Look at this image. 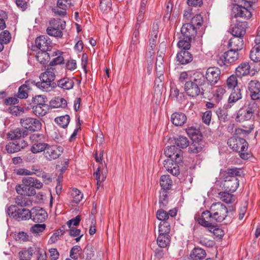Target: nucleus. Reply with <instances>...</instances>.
<instances>
[{
  "label": "nucleus",
  "mask_w": 260,
  "mask_h": 260,
  "mask_svg": "<svg viewBox=\"0 0 260 260\" xmlns=\"http://www.w3.org/2000/svg\"><path fill=\"white\" fill-rule=\"evenodd\" d=\"M242 171L240 169H228L222 173L223 178V188L228 191H235L239 185L237 177L241 176Z\"/></svg>",
  "instance_id": "obj_1"
},
{
  "label": "nucleus",
  "mask_w": 260,
  "mask_h": 260,
  "mask_svg": "<svg viewBox=\"0 0 260 260\" xmlns=\"http://www.w3.org/2000/svg\"><path fill=\"white\" fill-rule=\"evenodd\" d=\"M205 82L204 75L201 73H197L191 80L186 82L184 90L188 95L196 97L201 93V89L203 90L202 86Z\"/></svg>",
  "instance_id": "obj_2"
},
{
  "label": "nucleus",
  "mask_w": 260,
  "mask_h": 260,
  "mask_svg": "<svg viewBox=\"0 0 260 260\" xmlns=\"http://www.w3.org/2000/svg\"><path fill=\"white\" fill-rule=\"evenodd\" d=\"M258 112L257 104L254 101L249 102L239 111L236 118L239 121L249 120L253 118L254 114Z\"/></svg>",
  "instance_id": "obj_3"
},
{
  "label": "nucleus",
  "mask_w": 260,
  "mask_h": 260,
  "mask_svg": "<svg viewBox=\"0 0 260 260\" xmlns=\"http://www.w3.org/2000/svg\"><path fill=\"white\" fill-rule=\"evenodd\" d=\"M228 144L234 151L239 152L241 158H248V154L245 153L248 149V143L245 140L241 138L233 137L228 140Z\"/></svg>",
  "instance_id": "obj_4"
},
{
  "label": "nucleus",
  "mask_w": 260,
  "mask_h": 260,
  "mask_svg": "<svg viewBox=\"0 0 260 260\" xmlns=\"http://www.w3.org/2000/svg\"><path fill=\"white\" fill-rule=\"evenodd\" d=\"M209 210L216 222L222 221L228 214V210L226 206L220 202L212 204Z\"/></svg>",
  "instance_id": "obj_5"
},
{
  "label": "nucleus",
  "mask_w": 260,
  "mask_h": 260,
  "mask_svg": "<svg viewBox=\"0 0 260 260\" xmlns=\"http://www.w3.org/2000/svg\"><path fill=\"white\" fill-rule=\"evenodd\" d=\"M63 148L60 146L55 145L47 146L43 153L44 157L48 161H52L58 158L62 153Z\"/></svg>",
  "instance_id": "obj_6"
},
{
  "label": "nucleus",
  "mask_w": 260,
  "mask_h": 260,
  "mask_svg": "<svg viewBox=\"0 0 260 260\" xmlns=\"http://www.w3.org/2000/svg\"><path fill=\"white\" fill-rule=\"evenodd\" d=\"M66 25V22L60 19L54 20L53 25L48 27L46 31L49 36L61 38L63 35L62 30L65 28Z\"/></svg>",
  "instance_id": "obj_7"
},
{
  "label": "nucleus",
  "mask_w": 260,
  "mask_h": 260,
  "mask_svg": "<svg viewBox=\"0 0 260 260\" xmlns=\"http://www.w3.org/2000/svg\"><path fill=\"white\" fill-rule=\"evenodd\" d=\"M164 153L169 158L168 159H173L177 162H181L182 160V151L175 145L167 147L165 149Z\"/></svg>",
  "instance_id": "obj_8"
},
{
  "label": "nucleus",
  "mask_w": 260,
  "mask_h": 260,
  "mask_svg": "<svg viewBox=\"0 0 260 260\" xmlns=\"http://www.w3.org/2000/svg\"><path fill=\"white\" fill-rule=\"evenodd\" d=\"M232 16L236 18L249 19L252 17V13L249 9L238 5H235L232 10Z\"/></svg>",
  "instance_id": "obj_9"
},
{
  "label": "nucleus",
  "mask_w": 260,
  "mask_h": 260,
  "mask_svg": "<svg viewBox=\"0 0 260 260\" xmlns=\"http://www.w3.org/2000/svg\"><path fill=\"white\" fill-rule=\"evenodd\" d=\"M21 126L30 131H37L42 127V123L38 119L27 117L21 119L20 120Z\"/></svg>",
  "instance_id": "obj_10"
},
{
  "label": "nucleus",
  "mask_w": 260,
  "mask_h": 260,
  "mask_svg": "<svg viewBox=\"0 0 260 260\" xmlns=\"http://www.w3.org/2000/svg\"><path fill=\"white\" fill-rule=\"evenodd\" d=\"M198 221L201 225L209 228L210 232H211V229H214V225L216 223L210 210L204 211Z\"/></svg>",
  "instance_id": "obj_11"
},
{
  "label": "nucleus",
  "mask_w": 260,
  "mask_h": 260,
  "mask_svg": "<svg viewBox=\"0 0 260 260\" xmlns=\"http://www.w3.org/2000/svg\"><path fill=\"white\" fill-rule=\"evenodd\" d=\"M239 58L238 51L231 49L225 52L218 60L217 62L220 66L226 63H232L237 60Z\"/></svg>",
  "instance_id": "obj_12"
},
{
  "label": "nucleus",
  "mask_w": 260,
  "mask_h": 260,
  "mask_svg": "<svg viewBox=\"0 0 260 260\" xmlns=\"http://www.w3.org/2000/svg\"><path fill=\"white\" fill-rule=\"evenodd\" d=\"M220 73V70L218 68H209L206 71L205 79H206L211 85H214L219 80Z\"/></svg>",
  "instance_id": "obj_13"
},
{
  "label": "nucleus",
  "mask_w": 260,
  "mask_h": 260,
  "mask_svg": "<svg viewBox=\"0 0 260 260\" xmlns=\"http://www.w3.org/2000/svg\"><path fill=\"white\" fill-rule=\"evenodd\" d=\"M46 74L45 73H42L40 77V79L41 82H35L34 81H32L31 83L36 86L38 88L42 89L43 91H50L51 88V82L50 81V80L46 76Z\"/></svg>",
  "instance_id": "obj_14"
},
{
  "label": "nucleus",
  "mask_w": 260,
  "mask_h": 260,
  "mask_svg": "<svg viewBox=\"0 0 260 260\" xmlns=\"http://www.w3.org/2000/svg\"><path fill=\"white\" fill-rule=\"evenodd\" d=\"M30 218L35 222H42L47 217V212L41 208H32Z\"/></svg>",
  "instance_id": "obj_15"
},
{
  "label": "nucleus",
  "mask_w": 260,
  "mask_h": 260,
  "mask_svg": "<svg viewBox=\"0 0 260 260\" xmlns=\"http://www.w3.org/2000/svg\"><path fill=\"white\" fill-rule=\"evenodd\" d=\"M36 45L40 50L48 51L51 46V41L47 36H41L38 37L35 41Z\"/></svg>",
  "instance_id": "obj_16"
},
{
  "label": "nucleus",
  "mask_w": 260,
  "mask_h": 260,
  "mask_svg": "<svg viewBox=\"0 0 260 260\" xmlns=\"http://www.w3.org/2000/svg\"><path fill=\"white\" fill-rule=\"evenodd\" d=\"M248 23L244 21L239 22L232 28V34L234 36L243 37L246 34Z\"/></svg>",
  "instance_id": "obj_17"
},
{
  "label": "nucleus",
  "mask_w": 260,
  "mask_h": 260,
  "mask_svg": "<svg viewBox=\"0 0 260 260\" xmlns=\"http://www.w3.org/2000/svg\"><path fill=\"white\" fill-rule=\"evenodd\" d=\"M173 160V159H166L164 161V166L166 170L172 174L173 176H178L180 173L178 164L177 162Z\"/></svg>",
  "instance_id": "obj_18"
},
{
  "label": "nucleus",
  "mask_w": 260,
  "mask_h": 260,
  "mask_svg": "<svg viewBox=\"0 0 260 260\" xmlns=\"http://www.w3.org/2000/svg\"><path fill=\"white\" fill-rule=\"evenodd\" d=\"M181 32L183 36L188 40H190L192 37H194L197 33L196 27L190 23L184 24L181 29Z\"/></svg>",
  "instance_id": "obj_19"
},
{
  "label": "nucleus",
  "mask_w": 260,
  "mask_h": 260,
  "mask_svg": "<svg viewBox=\"0 0 260 260\" xmlns=\"http://www.w3.org/2000/svg\"><path fill=\"white\" fill-rule=\"evenodd\" d=\"M187 120L186 116L182 112H175L171 117L172 123L177 126L183 125Z\"/></svg>",
  "instance_id": "obj_20"
},
{
  "label": "nucleus",
  "mask_w": 260,
  "mask_h": 260,
  "mask_svg": "<svg viewBox=\"0 0 260 260\" xmlns=\"http://www.w3.org/2000/svg\"><path fill=\"white\" fill-rule=\"evenodd\" d=\"M243 37L234 36L230 39L229 46L233 50L237 51L241 50L244 47V42Z\"/></svg>",
  "instance_id": "obj_21"
},
{
  "label": "nucleus",
  "mask_w": 260,
  "mask_h": 260,
  "mask_svg": "<svg viewBox=\"0 0 260 260\" xmlns=\"http://www.w3.org/2000/svg\"><path fill=\"white\" fill-rule=\"evenodd\" d=\"M177 60L182 64H187L192 60V55L186 50H181L176 56Z\"/></svg>",
  "instance_id": "obj_22"
},
{
  "label": "nucleus",
  "mask_w": 260,
  "mask_h": 260,
  "mask_svg": "<svg viewBox=\"0 0 260 260\" xmlns=\"http://www.w3.org/2000/svg\"><path fill=\"white\" fill-rule=\"evenodd\" d=\"M22 182L26 186L35 187L37 189H40L43 186V184L41 181L36 178L30 177L23 178Z\"/></svg>",
  "instance_id": "obj_23"
},
{
  "label": "nucleus",
  "mask_w": 260,
  "mask_h": 260,
  "mask_svg": "<svg viewBox=\"0 0 260 260\" xmlns=\"http://www.w3.org/2000/svg\"><path fill=\"white\" fill-rule=\"evenodd\" d=\"M228 100V104L225 106V108L228 109L231 108L233 104L242 98L241 90L239 88L234 89Z\"/></svg>",
  "instance_id": "obj_24"
},
{
  "label": "nucleus",
  "mask_w": 260,
  "mask_h": 260,
  "mask_svg": "<svg viewBox=\"0 0 260 260\" xmlns=\"http://www.w3.org/2000/svg\"><path fill=\"white\" fill-rule=\"evenodd\" d=\"M250 66L248 62H245L241 63L236 70V75L240 77L246 76L250 74Z\"/></svg>",
  "instance_id": "obj_25"
},
{
  "label": "nucleus",
  "mask_w": 260,
  "mask_h": 260,
  "mask_svg": "<svg viewBox=\"0 0 260 260\" xmlns=\"http://www.w3.org/2000/svg\"><path fill=\"white\" fill-rule=\"evenodd\" d=\"M58 87L66 90H69L73 88L74 82L72 79L65 77L57 81Z\"/></svg>",
  "instance_id": "obj_26"
},
{
  "label": "nucleus",
  "mask_w": 260,
  "mask_h": 260,
  "mask_svg": "<svg viewBox=\"0 0 260 260\" xmlns=\"http://www.w3.org/2000/svg\"><path fill=\"white\" fill-rule=\"evenodd\" d=\"M27 135V132L26 130L21 129L20 128H17L15 129L10 131L8 134V137L11 140L20 139L22 137H24Z\"/></svg>",
  "instance_id": "obj_27"
},
{
  "label": "nucleus",
  "mask_w": 260,
  "mask_h": 260,
  "mask_svg": "<svg viewBox=\"0 0 260 260\" xmlns=\"http://www.w3.org/2000/svg\"><path fill=\"white\" fill-rule=\"evenodd\" d=\"M205 251L201 248H194L190 254L192 260H201L206 256Z\"/></svg>",
  "instance_id": "obj_28"
},
{
  "label": "nucleus",
  "mask_w": 260,
  "mask_h": 260,
  "mask_svg": "<svg viewBox=\"0 0 260 260\" xmlns=\"http://www.w3.org/2000/svg\"><path fill=\"white\" fill-rule=\"evenodd\" d=\"M49 110V106L47 104L36 105L32 108L33 113L37 116H43L47 113Z\"/></svg>",
  "instance_id": "obj_29"
},
{
  "label": "nucleus",
  "mask_w": 260,
  "mask_h": 260,
  "mask_svg": "<svg viewBox=\"0 0 260 260\" xmlns=\"http://www.w3.org/2000/svg\"><path fill=\"white\" fill-rule=\"evenodd\" d=\"M170 96L174 100L178 102H181L184 99V96L183 93L180 92L176 85L173 84L171 85Z\"/></svg>",
  "instance_id": "obj_30"
},
{
  "label": "nucleus",
  "mask_w": 260,
  "mask_h": 260,
  "mask_svg": "<svg viewBox=\"0 0 260 260\" xmlns=\"http://www.w3.org/2000/svg\"><path fill=\"white\" fill-rule=\"evenodd\" d=\"M159 183L161 187L164 189L163 191H165L169 190L172 185V181L169 175L161 176Z\"/></svg>",
  "instance_id": "obj_31"
},
{
  "label": "nucleus",
  "mask_w": 260,
  "mask_h": 260,
  "mask_svg": "<svg viewBox=\"0 0 260 260\" xmlns=\"http://www.w3.org/2000/svg\"><path fill=\"white\" fill-rule=\"evenodd\" d=\"M31 211L26 209H19L15 219L18 221L29 219L31 217Z\"/></svg>",
  "instance_id": "obj_32"
},
{
  "label": "nucleus",
  "mask_w": 260,
  "mask_h": 260,
  "mask_svg": "<svg viewBox=\"0 0 260 260\" xmlns=\"http://www.w3.org/2000/svg\"><path fill=\"white\" fill-rule=\"evenodd\" d=\"M217 197L222 202L227 204H232L235 201V197L226 191L220 192Z\"/></svg>",
  "instance_id": "obj_33"
},
{
  "label": "nucleus",
  "mask_w": 260,
  "mask_h": 260,
  "mask_svg": "<svg viewBox=\"0 0 260 260\" xmlns=\"http://www.w3.org/2000/svg\"><path fill=\"white\" fill-rule=\"evenodd\" d=\"M159 24L160 21L158 20H155L153 22L150 31V38L149 41H152L153 42H156Z\"/></svg>",
  "instance_id": "obj_34"
},
{
  "label": "nucleus",
  "mask_w": 260,
  "mask_h": 260,
  "mask_svg": "<svg viewBox=\"0 0 260 260\" xmlns=\"http://www.w3.org/2000/svg\"><path fill=\"white\" fill-rule=\"evenodd\" d=\"M204 147L203 142L193 141L192 143L189 147L188 151L193 153H198L201 151Z\"/></svg>",
  "instance_id": "obj_35"
},
{
  "label": "nucleus",
  "mask_w": 260,
  "mask_h": 260,
  "mask_svg": "<svg viewBox=\"0 0 260 260\" xmlns=\"http://www.w3.org/2000/svg\"><path fill=\"white\" fill-rule=\"evenodd\" d=\"M47 143H45L41 142H35L32 144L31 146L30 151L33 153H38L44 151L47 146Z\"/></svg>",
  "instance_id": "obj_36"
},
{
  "label": "nucleus",
  "mask_w": 260,
  "mask_h": 260,
  "mask_svg": "<svg viewBox=\"0 0 260 260\" xmlns=\"http://www.w3.org/2000/svg\"><path fill=\"white\" fill-rule=\"evenodd\" d=\"M250 58L255 62L260 61V46L256 44L251 50Z\"/></svg>",
  "instance_id": "obj_37"
},
{
  "label": "nucleus",
  "mask_w": 260,
  "mask_h": 260,
  "mask_svg": "<svg viewBox=\"0 0 260 260\" xmlns=\"http://www.w3.org/2000/svg\"><path fill=\"white\" fill-rule=\"evenodd\" d=\"M37 60L41 63L44 64L50 59V56L47 51L40 50L36 54Z\"/></svg>",
  "instance_id": "obj_38"
},
{
  "label": "nucleus",
  "mask_w": 260,
  "mask_h": 260,
  "mask_svg": "<svg viewBox=\"0 0 260 260\" xmlns=\"http://www.w3.org/2000/svg\"><path fill=\"white\" fill-rule=\"evenodd\" d=\"M169 235H159L157 239V243L161 248L166 247L170 243Z\"/></svg>",
  "instance_id": "obj_39"
},
{
  "label": "nucleus",
  "mask_w": 260,
  "mask_h": 260,
  "mask_svg": "<svg viewBox=\"0 0 260 260\" xmlns=\"http://www.w3.org/2000/svg\"><path fill=\"white\" fill-rule=\"evenodd\" d=\"M175 142L178 147L182 149L186 148L189 143L188 138L182 136H179L175 138Z\"/></svg>",
  "instance_id": "obj_40"
},
{
  "label": "nucleus",
  "mask_w": 260,
  "mask_h": 260,
  "mask_svg": "<svg viewBox=\"0 0 260 260\" xmlns=\"http://www.w3.org/2000/svg\"><path fill=\"white\" fill-rule=\"evenodd\" d=\"M158 229L159 235H169L171 228L169 221L160 222Z\"/></svg>",
  "instance_id": "obj_41"
},
{
  "label": "nucleus",
  "mask_w": 260,
  "mask_h": 260,
  "mask_svg": "<svg viewBox=\"0 0 260 260\" xmlns=\"http://www.w3.org/2000/svg\"><path fill=\"white\" fill-rule=\"evenodd\" d=\"M55 121L63 128L66 127L70 122V116L68 115L56 117Z\"/></svg>",
  "instance_id": "obj_42"
},
{
  "label": "nucleus",
  "mask_w": 260,
  "mask_h": 260,
  "mask_svg": "<svg viewBox=\"0 0 260 260\" xmlns=\"http://www.w3.org/2000/svg\"><path fill=\"white\" fill-rule=\"evenodd\" d=\"M22 148L19 144L10 142L6 146V150L9 153H13L18 152Z\"/></svg>",
  "instance_id": "obj_43"
},
{
  "label": "nucleus",
  "mask_w": 260,
  "mask_h": 260,
  "mask_svg": "<svg viewBox=\"0 0 260 260\" xmlns=\"http://www.w3.org/2000/svg\"><path fill=\"white\" fill-rule=\"evenodd\" d=\"M238 80L235 75H231L226 80V86L229 89H235L239 88L238 86Z\"/></svg>",
  "instance_id": "obj_44"
},
{
  "label": "nucleus",
  "mask_w": 260,
  "mask_h": 260,
  "mask_svg": "<svg viewBox=\"0 0 260 260\" xmlns=\"http://www.w3.org/2000/svg\"><path fill=\"white\" fill-rule=\"evenodd\" d=\"M67 105V101L62 98L58 97L51 101V106L53 108H65Z\"/></svg>",
  "instance_id": "obj_45"
},
{
  "label": "nucleus",
  "mask_w": 260,
  "mask_h": 260,
  "mask_svg": "<svg viewBox=\"0 0 260 260\" xmlns=\"http://www.w3.org/2000/svg\"><path fill=\"white\" fill-rule=\"evenodd\" d=\"M29 89L28 86L26 84L21 85L18 89L17 96L19 99H26L28 96V91Z\"/></svg>",
  "instance_id": "obj_46"
},
{
  "label": "nucleus",
  "mask_w": 260,
  "mask_h": 260,
  "mask_svg": "<svg viewBox=\"0 0 260 260\" xmlns=\"http://www.w3.org/2000/svg\"><path fill=\"white\" fill-rule=\"evenodd\" d=\"M168 203L167 193L165 191H162L160 192L159 204L161 208H166Z\"/></svg>",
  "instance_id": "obj_47"
},
{
  "label": "nucleus",
  "mask_w": 260,
  "mask_h": 260,
  "mask_svg": "<svg viewBox=\"0 0 260 260\" xmlns=\"http://www.w3.org/2000/svg\"><path fill=\"white\" fill-rule=\"evenodd\" d=\"M225 93V90L222 87H217L214 91V97L217 102H219Z\"/></svg>",
  "instance_id": "obj_48"
},
{
  "label": "nucleus",
  "mask_w": 260,
  "mask_h": 260,
  "mask_svg": "<svg viewBox=\"0 0 260 260\" xmlns=\"http://www.w3.org/2000/svg\"><path fill=\"white\" fill-rule=\"evenodd\" d=\"M156 217L159 220L161 221V222L164 221H168L169 214L168 212L165 211L163 208L159 209L156 212Z\"/></svg>",
  "instance_id": "obj_49"
},
{
  "label": "nucleus",
  "mask_w": 260,
  "mask_h": 260,
  "mask_svg": "<svg viewBox=\"0 0 260 260\" xmlns=\"http://www.w3.org/2000/svg\"><path fill=\"white\" fill-rule=\"evenodd\" d=\"M15 235L16 240L19 242H26L30 239L29 235L24 232H19Z\"/></svg>",
  "instance_id": "obj_50"
},
{
  "label": "nucleus",
  "mask_w": 260,
  "mask_h": 260,
  "mask_svg": "<svg viewBox=\"0 0 260 260\" xmlns=\"http://www.w3.org/2000/svg\"><path fill=\"white\" fill-rule=\"evenodd\" d=\"M112 6L111 0H102L100 4V9L103 12L110 10Z\"/></svg>",
  "instance_id": "obj_51"
},
{
  "label": "nucleus",
  "mask_w": 260,
  "mask_h": 260,
  "mask_svg": "<svg viewBox=\"0 0 260 260\" xmlns=\"http://www.w3.org/2000/svg\"><path fill=\"white\" fill-rule=\"evenodd\" d=\"M45 228L46 225L45 224H36L31 226L30 231L35 234L39 235L45 230Z\"/></svg>",
  "instance_id": "obj_52"
},
{
  "label": "nucleus",
  "mask_w": 260,
  "mask_h": 260,
  "mask_svg": "<svg viewBox=\"0 0 260 260\" xmlns=\"http://www.w3.org/2000/svg\"><path fill=\"white\" fill-rule=\"evenodd\" d=\"M185 38L182 39H180L177 44V46L179 48H182V50H186L189 49L190 47V44L189 43V40L188 39Z\"/></svg>",
  "instance_id": "obj_53"
},
{
  "label": "nucleus",
  "mask_w": 260,
  "mask_h": 260,
  "mask_svg": "<svg viewBox=\"0 0 260 260\" xmlns=\"http://www.w3.org/2000/svg\"><path fill=\"white\" fill-rule=\"evenodd\" d=\"M216 113L219 120L223 122L228 120V113L225 110L218 108L216 111Z\"/></svg>",
  "instance_id": "obj_54"
},
{
  "label": "nucleus",
  "mask_w": 260,
  "mask_h": 260,
  "mask_svg": "<svg viewBox=\"0 0 260 260\" xmlns=\"http://www.w3.org/2000/svg\"><path fill=\"white\" fill-rule=\"evenodd\" d=\"M72 196L73 198V201L75 203H79L83 198V194L77 188H74L72 192Z\"/></svg>",
  "instance_id": "obj_55"
},
{
  "label": "nucleus",
  "mask_w": 260,
  "mask_h": 260,
  "mask_svg": "<svg viewBox=\"0 0 260 260\" xmlns=\"http://www.w3.org/2000/svg\"><path fill=\"white\" fill-rule=\"evenodd\" d=\"M101 167H99L95 173V178L97 180V185L98 189L99 188V186L101 185V184L102 182H103L106 178V174H104L102 173V179H101V174H100Z\"/></svg>",
  "instance_id": "obj_56"
},
{
  "label": "nucleus",
  "mask_w": 260,
  "mask_h": 260,
  "mask_svg": "<svg viewBox=\"0 0 260 260\" xmlns=\"http://www.w3.org/2000/svg\"><path fill=\"white\" fill-rule=\"evenodd\" d=\"M248 90L250 92L260 90V82L257 80H251L248 83Z\"/></svg>",
  "instance_id": "obj_57"
},
{
  "label": "nucleus",
  "mask_w": 260,
  "mask_h": 260,
  "mask_svg": "<svg viewBox=\"0 0 260 260\" xmlns=\"http://www.w3.org/2000/svg\"><path fill=\"white\" fill-rule=\"evenodd\" d=\"M11 39V35L8 30L3 31L0 34V42L3 44L9 43Z\"/></svg>",
  "instance_id": "obj_58"
},
{
  "label": "nucleus",
  "mask_w": 260,
  "mask_h": 260,
  "mask_svg": "<svg viewBox=\"0 0 260 260\" xmlns=\"http://www.w3.org/2000/svg\"><path fill=\"white\" fill-rule=\"evenodd\" d=\"M191 24H192L194 27L195 26L200 27L203 23V18L201 15H196L192 19Z\"/></svg>",
  "instance_id": "obj_59"
},
{
  "label": "nucleus",
  "mask_w": 260,
  "mask_h": 260,
  "mask_svg": "<svg viewBox=\"0 0 260 260\" xmlns=\"http://www.w3.org/2000/svg\"><path fill=\"white\" fill-rule=\"evenodd\" d=\"M8 16L6 13L3 11L0 10V29L3 30L6 28L5 20L7 19Z\"/></svg>",
  "instance_id": "obj_60"
},
{
  "label": "nucleus",
  "mask_w": 260,
  "mask_h": 260,
  "mask_svg": "<svg viewBox=\"0 0 260 260\" xmlns=\"http://www.w3.org/2000/svg\"><path fill=\"white\" fill-rule=\"evenodd\" d=\"M63 232L61 229H58L52 235L49 239V241L51 243L56 242L60 236L63 234Z\"/></svg>",
  "instance_id": "obj_61"
},
{
  "label": "nucleus",
  "mask_w": 260,
  "mask_h": 260,
  "mask_svg": "<svg viewBox=\"0 0 260 260\" xmlns=\"http://www.w3.org/2000/svg\"><path fill=\"white\" fill-rule=\"evenodd\" d=\"M81 251V248L80 246H74L70 251V256L75 259H76L78 257V253L79 251Z\"/></svg>",
  "instance_id": "obj_62"
},
{
  "label": "nucleus",
  "mask_w": 260,
  "mask_h": 260,
  "mask_svg": "<svg viewBox=\"0 0 260 260\" xmlns=\"http://www.w3.org/2000/svg\"><path fill=\"white\" fill-rule=\"evenodd\" d=\"M212 116V112L211 111H207L203 115L202 120L203 122L206 124H209Z\"/></svg>",
  "instance_id": "obj_63"
},
{
  "label": "nucleus",
  "mask_w": 260,
  "mask_h": 260,
  "mask_svg": "<svg viewBox=\"0 0 260 260\" xmlns=\"http://www.w3.org/2000/svg\"><path fill=\"white\" fill-rule=\"evenodd\" d=\"M17 213V210L16 207L14 205L10 206L7 210V213L10 217L16 218V216Z\"/></svg>",
  "instance_id": "obj_64"
}]
</instances>
